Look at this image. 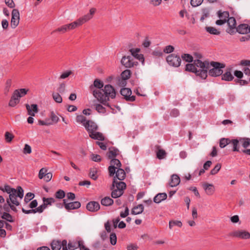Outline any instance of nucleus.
Returning a JSON list of instances; mask_svg holds the SVG:
<instances>
[{
  "label": "nucleus",
  "instance_id": "39448f33",
  "mask_svg": "<svg viewBox=\"0 0 250 250\" xmlns=\"http://www.w3.org/2000/svg\"><path fill=\"white\" fill-rule=\"evenodd\" d=\"M166 61L169 65L173 67H179L181 63V59L179 55L171 54L167 56Z\"/></svg>",
  "mask_w": 250,
  "mask_h": 250
},
{
  "label": "nucleus",
  "instance_id": "69168bd1",
  "mask_svg": "<svg viewBox=\"0 0 250 250\" xmlns=\"http://www.w3.org/2000/svg\"><path fill=\"white\" fill-rule=\"evenodd\" d=\"M174 47L172 45H167L164 49V52L166 53H170L174 51Z\"/></svg>",
  "mask_w": 250,
  "mask_h": 250
},
{
  "label": "nucleus",
  "instance_id": "7c9ffc66",
  "mask_svg": "<svg viewBox=\"0 0 250 250\" xmlns=\"http://www.w3.org/2000/svg\"><path fill=\"white\" fill-rule=\"evenodd\" d=\"M111 190L112 191L111 192V195L112 198H117L118 197H120L124 193V191H123L122 190L118 189L116 188H115L114 189H111Z\"/></svg>",
  "mask_w": 250,
  "mask_h": 250
},
{
  "label": "nucleus",
  "instance_id": "2f4dec72",
  "mask_svg": "<svg viewBox=\"0 0 250 250\" xmlns=\"http://www.w3.org/2000/svg\"><path fill=\"white\" fill-rule=\"evenodd\" d=\"M103 86H104L103 82L102 81H101V80L97 79L95 80L94 83H93V85H91L90 86V88L91 89V90H92L95 87L98 89H101V88H103Z\"/></svg>",
  "mask_w": 250,
  "mask_h": 250
},
{
  "label": "nucleus",
  "instance_id": "412c9836",
  "mask_svg": "<svg viewBox=\"0 0 250 250\" xmlns=\"http://www.w3.org/2000/svg\"><path fill=\"white\" fill-rule=\"evenodd\" d=\"M26 109L28 115L34 116L35 113L38 112V106L36 104H32L30 106L28 104H26Z\"/></svg>",
  "mask_w": 250,
  "mask_h": 250
},
{
  "label": "nucleus",
  "instance_id": "c03bdc74",
  "mask_svg": "<svg viewBox=\"0 0 250 250\" xmlns=\"http://www.w3.org/2000/svg\"><path fill=\"white\" fill-rule=\"evenodd\" d=\"M240 142L239 140L237 139H233L231 141V142L232 143L233 145V151H239V147H238V144Z\"/></svg>",
  "mask_w": 250,
  "mask_h": 250
},
{
  "label": "nucleus",
  "instance_id": "f704fd0d",
  "mask_svg": "<svg viewBox=\"0 0 250 250\" xmlns=\"http://www.w3.org/2000/svg\"><path fill=\"white\" fill-rule=\"evenodd\" d=\"M217 14L218 16L220 19L226 20V21L229 16V12L228 11L222 12L221 10H219L218 11Z\"/></svg>",
  "mask_w": 250,
  "mask_h": 250
},
{
  "label": "nucleus",
  "instance_id": "58836bf2",
  "mask_svg": "<svg viewBox=\"0 0 250 250\" xmlns=\"http://www.w3.org/2000/svg\"><path fill=\"white\" fill-rule=\"evenodd\" d=\"M181 58L184 61L189 63L193 61V57L189 54H183L182 55Z\"/></svg>",
  "mask_w": 250,
  "mask_h": 250
},
{
  "label": "nucleus",
  "instance_id": "37998d69",
  "mask_svg": "<svg viewBox=\"0 0 250 250\" xmlns=\"http://www.w3.org/2000/svg\"><path fill=\"white\" fill-rule=\"evenodd\" d=\"M65 195V192L62 189H59L57 191L55 194V197L57 199H63Z\"/></svg>",
  "mask_w": 250,
  "mask_h": 250
},
{
  "label": "nucleus",
  "instance_id": "bb28decb",
  "mask_svg": "<svg viewBox=\"0 0 250 250\" xmlns=\"http://www.w3.org/2000/svg\"><path fill=\"white\" fill-rule=\"evenodd\" d=\"M167 198V194L166 193H159L154 198L153 201L156 203H160Z\"/></svg>",
  "mask_w": 250,
  "mask_h": 250
},
{
  "label": "nucleus",
  "instance_id": "09e8293b",
  "mask_svg": "<svg viewBox=\"0 0 250 250\" xmlns=\"http://www.w3.org/2000/svg\"><path fill=\"white\" fill-rule=\"evenodd\" d=\"M24 190L21 186L17 187V197L22 199L23 197Z\"/></svg>",
  "mask_w": 250,
  "mask_h": 250
},
{
  "label": "nucleus",
  "instance_id": "423d86ee",
  "mask_svg": "<svg viewBox=\"0 0 250 250\" xmlns=\"http://www.w3.org/2000/svg\"><path fill=\"white\" fill-rule=\"evenodd\" d=\"M0 190L9 194V198L11 203L16 205V188H12L8 185H5L4 187H0Z\"/></svg>",
  "mask_w": 250,
  "mask_h": 250
},
{
  "label": "nucleus",
  "instance_id": "f257e3e1",
  "mask_svg": "<svg viewBox=\"0 0 250 250\" xmlns=\"http://www.w3.org/2000/svg\"><path fill=\"white\" fill-rule=\"evenodd\" d=\"M93 94L100 103L113 109L108 103L109 98L114 99L116 94L115 88L111 85L106 84L102 90H94Z\"/></svg>",
  "mask_w": 250,
  "mask_h": 250
},
{
  "label": "nucleus",
  "instance_id": "3c124183",
  "mask_svg": "<svg viewBox=\"0 0 250 250\" xmlns=\"http://www.w3.org/2000/svg\"><path fill=\"white\" fill-rule=\"evenodd\" d=\"M95 109L98 112L100 113H105L106 109L101 104H97L95 105Z\"/></svg>",
  "mask_w": 250,
  "mask_h": 250
},
{
  "label": "nucleus",
  "instance_id": "e433bc0d",
  "mask_svg": "<svg viewBox=\"0 0 250 250\" xmlns=\"http://www.w3.org/2000/svg\"><path fill=\"white\" fill-rule=\"evenodd\" d=\"M231 142L229 138H222L220 140L219 146L221 148H224Z\"/></svg>",
  "mask_w": 250,
  "mask_h": 250
},
{
  "label": "nucleus",
  "instance_id": "052dcab7",
  "mask_svg": "<svg viewBox=\"0 0 250 250\" xmlns=\"http://www.w3.org/2000/svg\"><path fill=\"white\" fill-rule=\"evenodd\" d=\"M11 85V80L10 79H8L6 83L5 87L4 90V94L5 95H7L9 91V89Z\"/></svg>",
  "mask_w": 250,
  "mask_h": 250
},
{
  "label": "nucleus",
  "instance_id": "473e14b6",
  "mask_svg": "<svg viewBox=\"0 0 250 250\" xmlns=\"http://www.w3.org/2000/svg\"><path fill=\"white\" fill-rule=\"evenodd\" d=\"M50 245L52 250H60L61 249V241L53 240Z\"/></svg>",
  "mask_w": 250,
  "mask_h": 250
},
{
  "label": "nucleus",
  "instance_id": "4c0bfd02",
  "mask_svg": "<svg viewBox=\"0 0 250 250\" xmlns=\"http://www.w3.org/2000/svg\"><path fill=\"white\" fill-rule=\"evenodd\" d=\"M110 165L111 166L117 167V169H118V168H120L122 166V164L120 161L116 158L110 159Z\"/></svg>",
  "mask_w": 250,
  "mask_h": 250
},
{
  "label": "nucleus",
  "instance_id": "a211bd4d",
  "mask_svg": "<svg viewBox=\"0 0 250 250\" xmlns=\"http://www.w3.org/2000/svg\"><path fill=\"white\" fill-rule=\"evenodd\" d=\"M249 25L246 23H241L236 28V31L241 34H247L249 33Z\"/></svg>",
  "mask_w": 250,
  "mask_h": 250
},
{
  "label": "nucleus",
  "instance_id": "b1692460",
  "mask_svg": "<svg viewBox=\"0 0 250 250\" xmlns=\"http://www.w3.org/2000/svg\"><path fill=\"white\" fill-rule=\"evenodd\" d=\"M89 136L91 139L94 140H98L101 141L104 140V137L103 134L100 132H96L95 131L94 132H90Z\"/></svg>",
  "mask_w": 250,
  "mask_h": 250
},
{
  "label": "nucleus",
  "instance_id": "aec40b11",
  "mask_svg": "<svg viewBox=\"0 0 250 250\" xmlns=\"http://www.w3.org/2000/svg\"><path fill=\"white\" fill-rule=\"evenodd\" d=\"M140 49L139 48L131 49H130V52L131 53L132 57L133 58L138 59V60L142 61V62H144V55L142 54H139L138 52H139Z\"/></svg>",
  "mask_w": 250,
  "mask_h": 250
},
{
  "label": "nucleus",
  "instance_id": "680f3d73",
  "mask_svg": "<svg viewBox=\"0 0 250 250\" xmlns=\"http://www.w3.org/2000/svg\"><path fill=\"white\" fill-rule=\"evenodd\" d=\"M77 244L78 248L80 249V250H90L89 248L85 246L83 240L78 241Z\"/></svg>",
  "mask_w": 250,
  "mask_h": 250
},
{
  "label": "nucleus",
  "instance_id": "7ed1b4c3",
  "mask_svg": "<svg viewBox=\"0 0 250 250\" xmlns=\"http://www.w3.org/2000/svg\"><path fill=\"white\" fill-rule=\"evenodd\" d=\"M210 66H212L213 68L208 69V75L211 77H216L222 74L223 71L222 69L225 68L226 65L225 63L211 61L209 62V67Z\"/></svg>",
  "mask_w": 250,
  "mask_h": 250
},
{
  "label": "nucleus",
  "instance_id": "f3484780",
  "mask_svg": "<svg viewBox=\"0 0 250 250\" xmlns=\"http://www.w3.org/2000/svg\"><path fill=\"white\" fill-rule=\"evenodd\" d=\"M231 68H227L224 74L221 75V79L223 81L230 82L233 80L234 77L231 74Z\"/></svg>",
  "mask_w": 250,
  "mask_h": 250
},
{
  "label": "nucleus",
  "instance_id": "603ef678",
  "mask_svg": "<svg viewBox=\"0 0 250 250\" xmlns=\"http://www.w3.org/2000/svg\"><path fill=\"white\" fill-rule=\"evenodd\" d=\"M221 168V165L220 163H218L215 167L212 169L210 172L211 175H215L218 173Z\"/></svg>",
  "mask_w": 250,
  "mask_h": 250
},
{
  "label": "nucleus",
  "instance_id": "8fccbe9b",
  "mask_svg": "<svg viewBox=\"0 0 250 250\" xmlns=\"http://www.w3.org/2000/svg\"><path fill=\"white\" fill-rule=\"evenodd\" d=\"M16 9H13L12 11V19H11V26L14 28H15L16 25Z\"/></svg>",
  "mask_w": 250,
  "mask_h": 250
},
{
  "label": "nucleus",
  "instance_id": "72a5a7b5",
  "mask_svg": "<svg viewBox=\"0 0 250 250\" xmlns=\"http://www.w3.org/2000/svg\"><path fill=\"white\" fill-rule=\"evenodd\" d=\"M121 75L122 78V81L128 80L130 77L131 71L129 69H126L122 72Z\"/></svg>",
  "mask_w": 250,
  "mask_h": 250
},
{
  "label": "nucleus",
  "instance_id": "338daca9",
  "mask_svg": "<svg viewBox=\"0 0 250 250\" xmlns=\"http://www.w3.org/2000/svg\"><path fill=\"white\" fill-rule=\"evenodd\" d=\"M47 170L45 168H42L40 169L39 173V178L40 179H42L45 175L46 173H47Z\"/></svg>",
  "mask_w": 250,
  "mask_h": 250
},
{
  "label": "nucleus",
  "instance_id": "864d4df0",
  "mask_svg": "<svg viewBox=\"0 0 250 250\" xmlns=\"http://www.w3.org/2000/svg\"><path fill=\"white\" fill-rule=\"evenodd\" d=\"M43 201L47 207L48 205H51L52 203L55 202V200L52 197L50 198H43Z\"/></svg>",
  "mask_w": 250,
  "mask_h": 250
},
{
  "label": "nucleus",
  "instance_id": "de8ad7c7",
  "mask_svg": "<svg viewBox=\"0 0 250 250\" xmlns=\"http://www.w3.org/2000/svg\"><path fill=\"white\" fill-rule=\"evenodd\" d=\"M14 138V135L9 132H6L5 133V140L7 143H10Z\"/></svg>",
  "mask_w": 250,
  "mask_h": 250
},
{
  "label": "nucleus",
  "instance_id": "6e6552de",
  "mask_svg": "<svg viewBox=\"0 0 250 250\" xmlns=\"http://www.w3.org/2000/svg\"><path fill=\"white\" fill-rule=\"evenodd\" d=\"M229 235L242 239H249L250 238V233L245 230H235L230 232Z\"/></svg>",
  "mask_w": 250,
  "mask_h": 250
},
{
  "label": "nucleus",
  "instance_id": "774afa93",
  "mask_svg": "<svg viewBox=\"0 0 250 250\" xmlns=\"http://www.w3.org/2000/svg\"><path fill=\"white\" fill-rule=\"evenodd\" d=\"M139 247L136 244H130L127 245L126 249L127 250H137Z\"/></svg>",
  "mask_w": 250,
  "mask_h": 250
},
{
  "label": "nucleus",
  "instance_id": "79ce46f5",
  "mask_svg": "<svg viewBox=\"0 0 250 250\" xmlns=\"http://www.w3.org/2000/svg\"><path fill=\"white\" fill-rule=\"evenodd\" d=\"M76 120L77 122L82 124L83 126L85 123L87 122V121L86 117L82 115H77Z\"/></svg>",
  "mask_w": 250,
  "mask_h": 250
},
{
  "label": "nucleus",
  "instance_id": "9d476101",
  "mask_svg": "<svg viewBox=\"0 0 250 250\" xmlns=\"http://www.w3.org/2000/svg\"><path fill=\"white\" fill-rule=\"evenodd\" d=\"M193 63L196 68L200 67L201 68L199 70H206L208 76V69L209 68V62L208 61L202 62L199 59H197L194 60Z\"/></svg>",
  "mask_w": 250,
  "mask_h": 250
},
{
  "label": "nucleus",
  "instance_id": "20e7f679",
  "mask_svg": "<svg viewBox=\"0 0 250 250\" xmlns=\"http://www.w3.org/2000/svg\"><path fill=\"white\" fill-rule=\"evenodd\" d=\"M185 71L194 73L197 76L203 79H206L207 77V71L206 70H198L194 63H187L186 65Z\"/></svg>",
  "mask_w": 250,
  "mask_h": 250
},
{
  "label": "nucleus",
  "instance_id": "4468645a",
  "mask_svg": "<svg viewBox=\"0 0 250 250\" xmlns=\"http://www.w3.org/2000/svg\"><path fill=\"white\" fill-rule=\"evenodd\" d=\"M100 208V205L99 203L96 201H90L86 205V209L91 212H97Z\"/></svg>",
  "mask_w": 250,
  "mask_h": 250
},
{
  "label": "nucleus",
  "instance_id": "1a4fd4ad",
  "mask_svg": "<svg viewBox=\"0 0 250 250\" xmlns=\"http://www.w3.org/2000/svg\"><path fill=\"white\" fill-rule=\"evenodd\" d=\"M120 93L127 101L133 102L135 100V96H131L132 91L130 88H122L120 90Z\"/></svg>",
  "mask_w": 250,
  "mask_h": 250
},
{
  "label": "nucleus",
  "instance_id": "393cba45",
  "mask_svg": "<svg viewBox=\"0 0 250 250\" xmlns=\"http://www.w3.org/2000/svg\"><path fill=\"white\" fill-rule=\"evenodd\" d=\"M180 182V177L177 174H173L171 176L170 181L169 183L171 187H174L179 184Z\"/></svg>",
  "mask_w": 250,
  "mask_h": 250
},
{
  "label": "nucleus",
  "instance_id": "ddd939ff",
  "mask_svg": "<svg viewBox=\"0 0 250 250\" xmlns=\"http://www.w3.org/2000/svg\"><path fill=\"white\" fill-rule=\"evenodd\" d=\"M116 187V188L122 190L124 191V190L126 188V184L122 181L118 182L117 180L115 178H113L112 184L110 187V189H113Z\"/></svg>",
  "mask_w": 250,
  "mask_h": 250
},
{
  "label": "nucleus",
  "instance_id": "0eeeda50",
  "mask_svg": "<svg viewBox=\"0 0 250 250\" xmlns=\"http://www.w3.org/2000/svg\"><path fill=\"white\" fill-rule=\"evenodd\" d=\"M121 62L126 68H131L138 64V62L135 61L134 59L131 56H123Z\"/></svg>",
  "mask_w": 250,
  "mask_h": 250
},
{
  "label": "nucleus",
  "instance_id": "5fc2aeb1",
  "mask_svg": "<svg viewBox=\"0 0 250 250\" xmlns=\"http://www.w3.org/2000/svg\"><path fill=\"white\" fill-rule=\"evenodd\" d=\"M9 105L12 107L16 106V90L13 93L11 98L9 102Z\"/></svg>",
  "mask_w": 250,
  "mask_h": 250
},
{
  "label": "nucleus",
  "instance_id": "6ab92c4d",
  "mask_svg": "<svg viewBox=\"0 0 250 250\" xmlns=\"http://www.w3.org/2000/svg\"><path fill=\"white\" fill-rule=\"evenodd\" d=\"M203 187L208 195H212L214 193L215 188L212 184L205 183L203 184Z\"/></svg>",
  "mask_w": 250,
  "mask_h": 250
},
{
  "label": "nucleus",
  "instance_id": "5701e85b",
  "mask_svg": "<svg viewBox=\"0 0 250 250\" xmlns=\"http://www.w3.org/2000/svg\"><path fill=\"white\" fill-rule=\"evenodd\" d=\"M126 177V173L125 170L120 168H118L116 171V174L115 176H114L113 178H115L117 180L118 179L120 181L124 180Z\"/></svg>",
  "mask_w": 250,
  "mask_h": 250
},
{
  "label": "nucleus",
  "instance_id": "cd10ccee",
  "mask_svg": "<svg viewBox=\"0 0 250 250\" xmlns=\"http://www.w3.org/2000/svg\"><path fill=\"white\" fill-rule=\"evenodd\" d=\"M6 201L7 203L4 204L3 207V209L6 211V212H9L10 208L13 211H16V207L14 206L15 204H11V202L10 198H7Z\"/></svg>",
  "mask_w": 250,
  "mask_h": 250
},
{
  "label": "nucleus",
  "instance_id": "c9c22d12",
  "mask_svg": "<svg viewBox=\"0 0 250 250\" xmlns=\"http://www.w3.org/2000/svg\"><path fill=\"white\" fill-rule=\"evenodd\" d=\"M206 30L208 32L212 35H219L220 34V32L213 27H206Z\"/></svg>",
  "mask_w": 250,
  "mask_h": 250
},
{
  "label": "nucleus",
  "instance_id": "0e129e2a",
  "mask_svg": "<svg viewBox=\"0 0 250 250\" xmlns=\"http://www.w3.org/2000/svg\"><path fill=\"white\" fill-rule=\"evenodd\" d=\"M180 115V111L177 108H173L172 109L170 112V116L172 117H177L179 116Z\"/></svg>",
  "mask_w": 250,
  "mask_h": 250
},
{
  "label": "nucleus",
  "instance_id": "a18cd8bd",
  "mask_svg": "<svg viewBox=\"0 0 250 250\" xmlns=\"http://www.w3.org/2000/svg\"><path fill=\"white\" fill-rule=\"evenodd\" d=\"M52 97L54 101L58 103H61L62 99L59 93H53Z\"/></svg>",
  "mask_w": 250,
  "mask_h": 250
},
{
  "label": "nucleus",
  "instance_id": "c756f323",
  "mask_svg": "<svg viewBox=\"0 0 250 250\" xmlns=\"http://www.w3.org/2000/svg\"><path fill=\"white\" fill-rule=\"evenodd\" d=\"M102 205L105 207L110 206L114 203L113 200L109 197L106 196L104 198L102 199L101 201Z\"/></svg>",
  "mask_w": 250,
  "mask_h": 250
},
{
  "label": "nucleus",
  "instance_id": "13d9d810",
  "mask_svg": "<svg viewBox=\"0 0 250 250\" xmlns=\"http://www.w3.org/2000/svg\"><path fill=\"white\" fill-rule=\"evenodd\" d=\"M34 196L35 195L33 193L28 192L26 193L24 199L25 203H27L29 202L34 197Z\"/></svg>",
  "mask_w": 250,
  "mask_h": 250
},
{
  "label": "nucleus",
  "instance_id": "9b49d317",
  "mask_svg": "<svg viewBox=\"0 0 250 250\" xmlns=\"http://www.w3.org/2000/svg\"><path fill=\"white\" fill-rule=\"evenodd\" d=\"M84 126L89 134L90 132H94V131H96L98 128L97 124L92 120L87 121V122L85 123Z\"/></svg>",
  "mask_w": 250,
  "mask_h": 250
},
{
  "label": "nucleus",
  "instance_id": "ea45409f",
  "mask_svg": "<svg viewBox=\"0 0 250 250\" xmlns=\"http://www.w3.org/2000/svg\"><path fill=\"white\" fill-rule=\"evenodd\" d=\"M97 170L96 168H92L90 169V171L89 173V177L92 179L96 180L98 178V176L97 175Z\"/></svg>",
  "mask_w": 250,
  "mask_h": 250
},
{
  "label": "nucleus",
  "instance_id": "f8f14e48",
  "mask_svg": "<svg viewBox=\"0 0 250 250\" xmlns=\"http://www.w3.org/2000/svg\"><path fill=\"white\" fill-rule=\"evenodd\" d=\"M63 201L64 207L67 210L78 209L81 207V203L79 201H75L69 203H66V199H63Z\"/></svg>",
  "mask_w": 250,
  "mask_h": 250
},
{
  "label": "nucleus",
  "instance_id": "2eb2a0df",
  "mask_svg": "<svg viewBox=\"0 0 250 250\" xmlns=\"http://www.w3.org/2000/svg\"><path fill=\"white\" fill-rule=\"evenodd\" d=\"M227 22H228V24L229 27V30L228 32L231 34L234 32L233 29L236 28V20L233 17H229L227 20Z\"/></svg>",
  "mask_w": 250,
  "mask_h": 250
},
{
  "label": "nucleus",
  "instance_id": "4d7b16f0",
  "mask_svg": "<svg viewBox=\"0 0 250 250\" xmlns=\"http://www.w3.org/2000/svg\"><path fill=\"white\" fill-rule=\"evenodd\" d=\"M239 141L242 143L243 147L245 148H247L250 146L248 138H240Z\"/></svg>",
  "mask_w": 250,
  "mask_h": 250
},
{
  "label": "nucleus",
  "instance_id": "a878e982",
  "mask_svg": "<svg viewBox=\"0 0 250 250\" xmlns=\"http://www.w3.org/2000/svg\"><path fill=\"white\" fill-rule=\"evenodd\" d=\"M28 88H20L17 89V104L20 101V98L24 96L29 91Z\"/></svg>",
  "mask_w": 250,
  "mask_h": 250
},
{
  "label": "nucleus",
  "instance_id": "c85d7f7f",
  "mask_svg": "<svg viewBox=\"0 0 250 250\" xmlns=\"http://www.w3.org/2000/svg\"><path fill=\"white\" fill-rule=\"evenodd\" d=\"M144 209V206L142 204H139L132 208L131 210V214L133 215L140 214L143 212Z\"/></svg>",
  "mask_w": 250,
  "mask_h": 250
},
{
  "label": "nucleus",
  "instance_id": "f03ea898",
  "mask_svg": "<svg viewBox=\"0 0 250 250\" xmlns=\"http://www.w3.org/2000/svg\"><path fill=\"white\" fill-rule=\"evenodd\" d=\"M96 11V8H92L89 10V13L84 15L83 16L79 18L76 21L69 24H66L57 28L53 30L51 34L56 32H60L61 34H64L70 30H73L77 27L82 25L83 23L91 19L93 15Z\"/></svg>",
  "mask_w": 250,
  "mask_h": 250
},
{
  "label": "nucleus",
  "instance_id": "a19ab883",
  "mask_svg": "<svg viewBox=\"0 0 250 250\" xmlns=\"http://www.w3.org/2000/svg\"><path fill=\"white\" fill-rule=\"evenodd\" d=\"M174 226H177L179 227L182 226V223L180 221L178 220H171L169 222V228L171 229Z\"/></svg>",
  "mask_w": 250,
  "mask_h": 250
},
{
  "label": "nucleus",
  "instance_id": "dca6fc26",
  "mask_svg": "<svg viewBox=\"0 0 250 250\" xmlns=\"http://www.w3.org/2000/svg\"><path fill=\"white\" fill-rule=\"evenodd\" d=\"M119 150L118 149L115 147H110L108 149V151L106 153V156L108 159H112L116 158L119 155Z\"/></svg>",
  "mask_w": 250,
  "mask_h": 250
},
{
  "label": "nucleus",
  "instance_id": "bf43d9fd",
  "mask_svg": "<svg viewBox=\"0 0 250 250\" xmlns=\"http://www.w3.org/2000/svg\"><path fill=\"white\" fill-rule=\"evenodd\" d=\"M1 218L8 222H13L12 216L8 212H4L1 216Z\"/></svg>",
  "mask_w": 250,
  "mask_h": 250
},
{
  "label": "nucleus",
  "instance_id": "6e6d98bb",
  "mask_svg": "<svg viewBox=\"0 0 250 250\" xmlns=\"http://www.w3.org/2000/svg\"><path fill=\"white\" fill-rule=\"evenodd\" d=\"M110 242L112 245H115L117 243V236L114 232H112L110 235Z\"/></svg>",
  "mask_w": 250,
  "mask_h": 250
},
{
  "label": "nucleus",
  "instance_id": "e2e57ef3",
  "mask_svg": "<svg viewBox=\"0 0 250 250\" xmlns=\"http://www.w3.org/2000/svg\"><path fill=\"white\" fill-rule=\"evenodd\" d=\"M202 11L203 15L200 18V21L203 22L205 18H207L208 17H209V13L208 10L207 9H203Z\"/></svg>",
  "mask_w": 250,
  "mask_h": 250
},
{
  "label": "nucleus",
  "instance_id": "4be33fe9",
  "mask_svg": "<svg viewBox=\"0 0 250 250\" xmlns=\"http://www.w3.org/2000/svg\"><path fill=\"white\" fill-rule=\"evenodd\" d=\"M156 151V157L159 160H162L165 158L167 156V153L164 149H161V146L159 145L155 146Z\"/></svg>",
  "mask_w": 250,
  "mask_h": 250
},
{
  "label": "nucleus",
  "instance_id": "49530a36",
  "mask_svg": "<svg viewBox=\"0 0 250 250\" xmlns=\"http://www.w3.org/2000/svg\"><path fill=\"white\" fill-rule=\"evenodd\" d=\"M117 169V167H115L113 166H110L108 168L109 175L110 177H113L114 175L116 174V169Z\"/></svg>",
  "mask_w": 250,
  "mask_h": 250
}]
</instances>
